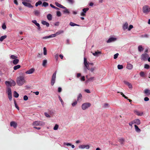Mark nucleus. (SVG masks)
I'll use <instances>...</instances> for the list:
<instances>
[{"label":"nucleus","instance_id":"nucleus-36","mask_svg":"<svg viewBox=\"0 0 150 150\" xmlns=\"http://www.w3.org/2000/svg\"><path fill=\"white\" fill-rule=\"evenodd\" d=\"M34 12L35 15L37 16H39L40 13V12L37 10H35Z\"/></svg>","mask_w":150,"mask_h":150},{"label":"nucleus","instance_id":"nucleus-28","mask_svg":"<svg viewBox=\"0 0 150 150\" xmlns=\"http://www.w3.org/2000/svg\"><path fill=\"white\" fill-rule=\"evenodd\" d=\"M63 9H64V10L63 11V13H67V14H69L70 12L68 10L64 7V8H63Z\"/></svg>","mask_w":150,"mask_h":150},{"label":"nucleus","instance_id":"nucleus-59","mask_svg":"<svg viewBox=\"0 0 150 150\" xmlns=\"http://www.w3.org/2000/svg\"><path fill=\"white\" fill-rule=\"evenodd\" d=\"M140 75L142 77H143L144 76V73L143 72L141 71L140 72Z\"/></svg>","mask_w":150,"mask_h":150},{"label":"nucleus","instance_id":"nucleus-46","mask_svg":"<svg viewBox=\"0 0 150 150\" xmlns=\"http://www.w3.org/2000/svg\"><path fill=\"white\" fill-rule=\"evenodd\" d=\"M42 5L44 7H47L48 5V4L46 2H44L43 3Z\"/></svg>","mask_w":150,"mask_h":150},{"label":"nucleus","instance_id":"nucleus-26","mask_svg":"<svg viewBox=\"0 0 150 150\" xmlns=\"http://www.w3.org/2000/svg\"><path fill=\"white\" fill-rule=\"evenodd\" d=\"M47 19L49 21H51L52 20V16L51 14H49L47 15Z\"/></svg>","mask_w":150,"mask_h":150},{"label":"nucleus","instance_id":"nucleus-32","mask_svg":"<svg viewBox=\"0 0 150 150\" xmlns=\"http://www.w3.org/2000/svg\"><path fill=\"white\" fill-rule=\"evenodd\" d=\"M21 67V66L20 65H18L15 66L13 67L14 70H16Z\"/></svg>","mask_w":150,"mask_h":150},{"label":"nucleus","instance_id":"nucleus-33","mask_svg":"<svg viewBox=\"0 0 150 150\" xmlns=\"http://www.w3.org/2000/svg\"><path fill=\"white\" fill-rule=\"evenodd\" d=\"M69 25L72 26H79V25L78 24H76L75 23H73L72 22H70Z\"/></svg>","mask_w":150,"mask_h":150},{"label":"nucleus","instance_id":"nucleus-49","mask_svg":"<svg viewBox=\"0 0 150 150\" xmlns=\"http://www.w3.org/2000/svg\"><path fill=\"white\" fill-rule=\"evenodd\" d=\"M59 100L60 101V102H61V103H62V104L63 106V105H64V102L63 101L61 97L60 96H59Z\"/></svg>","mask_w":150,"mask_h":150},{"label":"nucleus","instance_id":"nucleus-42","mask_svg":"<svg viewBox=\"0 0 150 150\" xmlns=\"http://www.w3.org/2000/svg\"><path fill=\"white\" fill-rule=\"evenodd\" d=\"M117 68L119 69H122L123 68V66L122 65L119 64L117 66Z\"/></svg>","mask_w":150,"mask_h":150},{"label":"nucleus","instance_id":"nucleus-48","mask_svg":"<svg viewBox=\"0 0 150 150\" xmlns=\"http://www.w3.org/2000/svg\"><path fill=\"white\" fill-rule=\"evenodd\" d=\"M50 6H51V7H52V8H55V9H56V10H59V8H58L57 7L54 6L52 4H50Z\"/></svg>","mask_w":150,"mask_h":150},{"label":"nucleus","instance_id":"nucleus-9","mask_svg":"<svg viewBox=\"0 0 150 150\" xmlns=\"http://www.w3.org/2000/svg\"><path fill=\"white\" fill-rule=\"evenodd\" d=\"M35 71V69L34 68H32L26 71L25 73L26 74H32Z\"/></svg>","mask_w":150,"mask_h":150},{"label":"nucleus","instance_id":"nucleus-54","mask_svg":"<svg viewBox=\"0 0 150 150\" xmlns=\"http://www.w3.org/2000/svg\"><path fill=\"white\" fill-rule=\"evenodd\" d=\"M77 104V101H75L74 102L72 103L71 105L73 106H75L76 104Z\"/></svg>","mask_w":150,"mask_h":150},{"label":"nucleus","instance_id":"nucleus-43","mask_svg":"<svg viewBox=\"0 0 150 150\" xmlns=\"http://www.w3.org/2000/svg\"><path fill=\"white\" fill-rule=\"evenodd\" d=\"M57 16L58 17L60 16H61V13L60 11H57Z\"/></svg>","mask_w":150,"mask_h":150},{"label":"nucleus","instance_id":"nucleus-52","mask_svg":"<svg viewBox=\"0 0 150 150\" xmlns=\"http://www.w3.org/2000/svg\"><path fill=\"white\" fill-rule=\"evenodd\" d=\"M133 26L132 25H129V28H128V30L129 31L131 29L133 28Z\"/></svg>","mask_w":150,"mask_h":150},{"label":"nucleus","instance_id":"nucleus-62","mask_svg":"<svg viewBox=\"0 0 150 150\" xmlns=\"http://www.w3.org/2000/svg\"><path fill=\"white\" fill-rule=\"evenodd\" d=\"M149 100V98L147 97H146L144 98V100L145 101H147Z\"/></svg>","mask_w":150,"mask_h":150},{"label":"nucleus","instance_id":"nucleus-57","mask_svg":"<svg viewBox=\"0 0 150 150\" xmlns=\"http://www.w3.org/2000/svg\"><path fill=\"white\" fill-rule=\"evenodd\" d=\"M118 55H119V54L118 53H117L116 54H115L114 55V59H116Z\"/></svg>","mask_w":150,"mask_h":150},{"label":"nucleus","instance_id":"nucleus-2","mask_svg":"<svg viewBox=\"0 0 150 150\" xmlns=\"http://www.w3.org/2000/svg\"><path fill=\"white\" fill-rule=\"evenodd\" d=\"M5 83L7 88L12 86H14L16 84L15 82L13 80H11V82H10L9 81H6L5 82Z\"/></svg>","mask_w":150,"mask_h":150},{"label":"nucleus","instance_id":"nucleus-27","mask_svg":"<svg viewBox=\"0 0 150 150\" xmlns=\"http://www.w3.org/2000/svg\"><path fill=\"white\" fill-rule=\"evenodd\" d=\"M82 98V95L81 93H79V94L77 97V101H78L80 100H81Z\"/></svg>","mask_w":150,"mask_h":150},{"label":"nucleus","instance_id":"nucleus-47","mask_svg":"<svg viewBox=\"0 0 150 150\" xmlns=\"http://www.w3.org/2000/svg\"><path fill=\"white\" fill-rule=\"evenodd\" d=\"M79 148L81 149H84L85 148V145H81L79 146Z\"/></svg>","mask_w":150,"mask_h":150},{"label":"nucleus","instance_id":"nucleus-21","mask_svg":"<svg viewBox=\"0 0 150 150\" xmlns=\"http://www.w3.org/2000/svg\"><path fill=\"white\" fill-rule=\"evenodd\" d=\"M134 123L136 124L137 125H139L140 123V121L139 119H136L133 121Z\"/></svg>","mask_w":150,"mask_h":150},{"label":"nucleus","instance_id":"nucleus-4","mask_svg":"<svg viewBox=\"0 0 150 150\" xmlns=\"http://www.w3.org/2000/svg\"><path fill=\"white\" fill-rule=\"evenodd\" d=\"M57 71H55L53 74L51 81V84L52 86H53L55 82L56 78Z\"/></svg>","mask_w":150,"mask_h":150},{"label":"nucleus","instance_id":"nucleus-22","mask_svg":"<svg viewBox=\"0 0 150 150\" xmlns=\"http://www.w3.org/2000/svg\"><path fill=\"white\" fill-rule=\"evenodd\" d=\"M119 141L122 145H123L125 141V139L124 138H121L119 139Z\"/></svg>","mask_w":150,"mask_h":150},{"label":"nucleus","instance_id":"nucleus-58","mask_svg":"<svg viewBox=\"0 0 150 150\" xmlns=\"http://www.w3.org/2000/svg\"><path fill=\"white\" fill-rule=\"evenodd\" d=\"M44 114L45 116L47 117H50V116L47 112H45Z\"/></svg>","mask_w":150,"mask_h":150},{"label":"nucleus","instance_id":"nucleus-20","mask_svg":"<svg viewBox=\"0 0 150 150\" xmlns=\"http://www.w3.org/2000/svg\"><path fill=\"white\" fill-rule=\"evenodd\" d=\"M133 67V65L132 64L129 63L127 65V68L128 69L130 70L132 69Z\"/></svg>","mask_w":150,"mask_h":150},{"label":"nucleus","instance_id":"nucleus-45","mask_svg":"<svg viewBox=\"0 0 150 150\" xmlns=\"http://www.w3.org/2000/svg\"><path fill=\"white\" fill-rule=\"evenodd\" d=\"M89 10V8H84L83 9V12L85 13L87 11H88Z\"/></svg>","mask_w":150,"mask_h":150},{"label":"nucleus","instance_id":"nucleus-50","mask_svg":"<svg viewBox=\"0 0 150 150\" xmlns=\"http://www.w3.org/2000/svg\"><path fill=\"white\" fill-rule=\"evenodd\" d=\"M14 104H15V105L16 108L18 110H19V107L18 106V105H17V103H16V102L15 100H14Z\"/></svg>","mask_w":150,"mask_h":150},{"label":"nucleus","instance_id":"nucleus-1","mask_svg":"<svg viewBox=\"0 0 150 150\" xmlns=\"http://www.w3.org/2000/svg\"><path fill=\"white\" fill-rule=\"evenodd\" d=\"M25 80L24 76H19L17 78L16 83L19 86H21L25 82Z\"/></svg>","mask_w":150,"mask_h":150},{"label":"nucleus","instance_id":"nucleus-23","mask_svg":"<svg viewBox=\"0 0 150 150\" xmlns=\"http://www.w3.org/2000/svg\"><path fill=\"white\" fill-rule=\"evenodd\" d=\"M19 61V59L17 58L13 60V63L14 64L16 65L18 63Z\"/></svg>","mask_w":150,"mask_h":150},{"label":"nucleus","instance_id":"nucleus-30","mask_svg":"<svg viewBox=\"0 0 150 150\" xmlns=\"http://www.w3.org/2000/svg\"><path fill=\"white\" fill-rule=\"evenodd\" d=\"M138 50L139 52H141L144 49L142 45H140L138 47Z\"/></svg>","mask_w":150,"mask_h":150},{"label":"nucleus","instance_id":"nucleus-10","mask_svg":"<svg viewBox=\"0 0 150 150\" xmlns=\"http://www.w3.org/2000/svg\"><path fill=\"white\" fill-rule=\"evenodd\" d=\"M29 2L28 3L25 2H22L23 4L25 6L28 7L29 8H33V6L29 3Z\"/></svg>","mask_w":150,"mask_h":150},{"label":"nucleus","instance_id":"nucleus-64","mask_svg":"<svg viewBox=\"0 0 150 150\" xmlns=\"http://www.w3.org/2000/svg\"><path fill=\"white\" fill-rule=\"evenodd\" d=\"M95 69V68H91V69H90L89 70H90L91 72H93L94 71Z\"/></svg>","mask_w":150,"mask_h":150},{"label":"nucleus","instance_id":"nucleus-40","mask_svg":"<svg viewBox=\"0 0 150 150\" xmlns=\"http://www.w3.org/2000/svg\"><path fill=\"white\" fill-rule=\"evenodd\" d=\"M58 127L59 125L57 124H55L54 127L53 129L55 130H57L58 129Z\"/></svg>","mask_w":150,"mask_h":150},{"label":"nucleus","instance_id":"nucleus-31","mask_svg":"<svg viewBox=\"0 0 150 150\" xmlns=\"http://www.w3.org/2000/svg\"><path fill=\"white\" fill-rule=\"evenodd\" d=\"M6 37L7 36L6 35H5L1 36L0 38V41L1 42H2L4 40L6 39Z\"/></svg>","mask_w":150,"mask_h":150},{"label":"nucleus","instance_id":"nucleus-12","mask_svg":"<svg viewBox=\"0 0 150 150\" xmlns=\"http://www.w3.org/2000/svg\"><path fill=\"white\" fill-rule=\"evenodd\" d=\"M10 125L11 127H13L14 128H16L17 125V123L14 121L11 122H10Z\"/></svg>","mask_w":150,"mask_h":150},{"label":"nucleus","instance_id":"nucleus-14","mask_svg":"<svg viewBox=\"0 0 150 150\" xmlns=\"http://www.w3.org/2000/svg\"><path fill=\"white\" fill-rule=\"evenodd\" d=\"M32 22L34 23L38 27V29L39 30H40V24L39 23H37L36 20H34L32 21Z\"/></svg>","mask_w":150,"mask_h":150},{"label":"nucleus","instance_id":"nucleus-19","mask_svg":"<svg viewBox=\"0 0 150 150\" xmlns=\"http://www.w3.org/2000/svg\"><path fill=\"white\" fill-rule=\"evenodd\" d=\"M42 23L44 25H46L47 27H48L49 26V24L47 22L42 21Z\"/></svg>","mask_w":150,"mask_h":150},{"label":"nucleus","instance_id":"nucleus-18","mask_svg":"<svg viewBox=\"0 0 150 150\" xmlns=\"http://www.w3.org/2000/svg\"><path fill=\"white\" fill-rule=\"evenodd\" d=\"M55 4L57 6L59 7L60 8H64V6H63L61 4H59L58 2H55Z\"/></svg>","mask_w":150,"mask_h":150},{"label":"nucleus","instance_id":"nucleus-60","mask_svg":"<svg viewBox=\"0 0 150 150\" xmlns=\"http://www.w3.org/2000/svg\"><path fill=\"white\" fill-rule=\"evenodd\" d=\"M23 2H31V1L30 0H21Z\"/></svg>","mask_w":150,"mask_h":150},{"label":"nucleus","instance_id":"nucleus-17","mask_svg":"<svg viewBox=\"0 0 150 150\" xmlns=\"http://www.w3.org/2000/svg\"><path fill=\"white\" fill-rule=\"evenodd\" d=\"M101 54V52L98 51L92 53L93 55L96 57L98 56L99 54Z\"/></svg>","mask_w":150,"mask_h":150},{"label":"nucleus","instance_id":"nucleus-38","mask_svg":"<svg viewBox=\"0 0 150 150\" xmlns=\"http://www.w3.org/2000/svg\"><path fill=\"white\" fill-rule=\"evenodd\" d=\"M47 51L45 47L43 48V54L44 55H47Z\"/></svg>","mask_w":150,"mask_h":150},{"label":"nucleus","instance_id":"nucleus-63","mask_svg":"<svg viewBox=\"0 0 150 150\" xmlns=\"http://www.w3.org/2000/svg\"><path fill=\"white\" fill-rule=\"evenodd\" d=\"M62 90V88L61 87H59L58 89V91L59 93H60L61 92Z\"/></svg>","mask_w":150,"mask_h":150},{"label":"nucleus","instance_id":"nucleus-56","mask_svg":"<svg viewBox=\"0 0 150 150\" xmlns=\"http://www.w3.org/2000/svg\"><path fill=\"white\" fill-rule=\"evenodd\" d=\"M28 97L27 96H25L23 97V99L25 100H28Z\"/></svg>","mask_w":150,"mask_h":150},{"label":"nucleus","instance_id":"nucleus-5","mask_svg":"<svg viewBox=\"0 0 150 150\" xmlns=\"http://www.w3.org/2000/svg\"><path fill=\"white\" fill-rule=\"evenodd\" d=\"M84 69L86 71L87 69L89 70L90 68L89 67V64L88 63L87 59L85 57L84 58Z\"/></svg>","mask_w":150,"mask_h":150},{"label":"nucleus","instance_id":"nucleus-29","mask_svg":"<svg viewBox=\"0 0 150 150\" xmlns=\"http://www.w3.org/2000/svg\"><path fill=\"white\" fill-rule=\"evenodd\" d=\"M135 128L136 132H140L141 131V130L136 125H134Z\"/></svg>","mask_w":150,"mask_h":150},{"label":"nucleus","instance_id":"nucleus-25","mask_svg":"<svg viewBox=\"0 0 150 150\" xmlns=\"http://www.w3.org/2000/svg\"><path fill=\"white\" fill-rule=\"evenodd\" d=\"M144 93L147 95H150V91L148 89H145L144 91Z\"/></svg>","mask_w":150,"mask_h":150},{"label":"nucleus","instance_id":"nucleus-24","mask_svg":"<svg viewBox=\"0 0 150 150\" xmlns=\"http://www.w3.org/2000/svg\"><path fill=\"white\" fill-rule=\"evenodd\" d=\"M128 23L127 22L125 23L124 24V25L123 26V29L124 30H125L126 29H128Z\"/></svg>","mask_w":150,"mask_h":150},{"label":"nucleus","instance_id":"nucleus-41","mask_svg":"<svg viewBox=\"0 0 150 150\" xmlns=\"http://www.w3.org/2000/svg\"><path fill=\"white\" fill-rule=\"evenodd\" d=\"M10 57L12 59H14V60L18 58V57L17 56L13 55H11Z\"/></svg>","mask_w":150,"mask_h":150},{"label":"nucleus","instance_id":"nucleus-35","mask_svg":"<svg viewBox=\"0 0 150 150\" xmlns=\"http://www.w3.org/2000/svg\"><path fill=\"white\" fill-rule=\"evenodd\" d=\"M47 60L46 59L44 60L43 61L42 65L43 67H45V66L46 64L47 63Z\"/></svg>","mask_w":150,"mask_h":150},{"label":"nucleus","instance_id":"nucleus-6","mask_svg":"<svg viewBox=\"0 0 150 150\" xmlns=\"http://www.w3.org/2000/svg\"><path fill=\"white\" fill-rule=\"evenodd\" d=\"M7 93H8V98L10 100L12 99L11 90L10 88L8 87L7 88Z\"/></svg>","mask_w":150,"mask_h":150},{"label":"nucleus","instance_id":"nucleus-11","mask_svg":"<svg viewBox=\"0 0 150 150\" xmlns=\"http://www.w3.org/2000/svg\"><path fill=\"white\" fill-rule=\"evenodd\" d=\"M149 57L148 54H143L142 55V59L145 60H146Z\"/></svg>","mask_w":150,"mask_h":150},{"label":"nucleus","instance_id":"nucleus-13","mask_svg":"<svg viewBox=\"0 0 150 150\" xmlns=\"http://www.w3.org/2000/svg\"><path fill=\"white\" fill-rule=\"evenodd\" d=\"M117 40L116 38L111 37L109 38L107 41V43H109L111 42L115 41Z\"/></svg>","mask_w":150,"mask_h":150},{"label":"nucleus","instance_id":"nucleus-7","mask_svg":"<svg viewBox=\"0 0 150 150\" xmlns=\"http://www.w3.org/2000/svg\"><path fill=\"white\" fill-rule=\"evenodd\" d=\"M45 123L41 121H35L33 122V125L34 126H42Z\"/></svg>","mask_w":150,"mask_h":150},{"label":"nucleus","instance_id":"nucleus-51","mask_svg":"<svg viewBox=\"0 0 150 150\" xmlns=\"http://www.w3.org/2000/svg\"><path fill=\"white\" fill-rule=\"evenodd\" d=\"M127 86H128L129 88L132 89V85L130 83H129L128 85H127Z\"/></svg>","mask_w":150,"mask_h":150},{"label":"nucleus","instance_id":"nucleus-3","mask_svg":"<svg viewBox=\"0 0 150 150\" xmlns=\"http://www.w3.org/2000/svg\"><path fill=\"white\" fill-rule=\"evenodd\" d=\"M143 11L145 13H148L150 11V8L148 5L144 6L143 7Z\"/></svg>","mask_w":150,"mask_h":150},{"label":"nucleus","instance_id":"nucleus-55","mask_svg":"<svg viewBox=\"0 0 150 150\" xmlns=\"http://www.w3.org/2000/svg\"><path fill=\"white\" fill-rule=\"evenodd\" d=\"M134 122L133 121H132L131 122H130L129 123V125L132 128V125L134 124Z\"/></svg>","mask_w":150,"mask_h":150},{"label":"nucleus","instance_id":"nucleus-34","mask_svg":"<svg viewBox=\"0 0 150 150\" xmlns=\"http://www.w3.org/2000/svg\"><path fill=\"white\" fill-rule=\"evenodd\" d=\"M19 96L18 94L16 91L14 92V96L15 98H18Z\"/></svg>","mask_w":150,"mask_h":150},{"label":"nucleus","instance_id":"nucleus-16","mask_svg":"<svg viewBox=\"0 0 150 150\" xmlns=\"http://www.w3.org/2000/svg\"><path fill=\"white\" fill-rule=\"evenodd\" d=\"M95 79L94 77H91L90 78L88 79L86 81L85 83H88L89 82L92 81L93 80Z\"/></svg>","mask_w":150,"mask_h":150},{"label":"nucleus","instance_id":"nucleus-39","mask_svg":"<svg viewBox=\"0 0 150 150\" xmlns=\"http://www.w3.org/2000/svg\"><path fill=\"white\" fill-rule=\"evenodd\" d=\"M59 33H58L57 32V33H56V34H54L51 35H50L49 36L50 38L54 37H55L56 36L57 34H59Z\"/></svg>","mask_w":150,"mask_h":150},{"label":"nucleus","instance_id":"nucleus-61","mask_svg":"<svg viewBox=\"0 0 150 150\" xmlns=\"http://www.w3.org/2000/svg\"><path fill=\"white\" fill-rule=\"evenodd\" d=\"M85 91L88 93H90V91L88 89H86L84 90Z\"/></svg>","mask_w":150,"mask_h":150},{"label":"nucleus","instance_id":"nucleus-8","mask_svg":"<svg viewBox=\"0 0 150 150\" xmlns=\"http://www.w3.org/2000/svg\"><path fill=\"white\" fill-rule=\"evenodd\" d=\"M91 105V104L89 103H84L82 105L81 108L83 110H85L90 106Z\"/></svg>","mask_w":150,"mask_h":150},{"label":"nucleus","instance_id":"nucleus-44","mask_svg":"<svg viewBox=\"0 0 150 150\" xmlns=\"http://www.w3.org/2000/svg\"><path fill=\"white\" fill-rule=\"evenodd\" d=\"M2 28L4 30H5L6 28V25L5 23H3L2 25Z\"/></svg>","mask_w":150,"mask_h":150},{"label":"nucleus","instance_id":"nucleus-15","mask_svg":"<svg viewBox=\"0 0 150 150\" xmlns=\"http://www.w3.org/2000/svg\"><path fill=\"white\" fill-rule=\"evenodd\" d=\"M134 113L138 116H141L143 114V112H140L137 110H134Z\"/></svg>","mask_w":150,"mask_h":150},{"label":"nucleus","instance_id":"nucleus-37","mask_svg":"<svg viewBox=\"0 0 150 150\" xmlns=\"http://www.w3.org/2000/svg\"><path fill=\"white\" fill-rule=\"evenodd\" d=\"M42 4V2L41 1H39L38 2H37L36 4H35V6H38L39 5H41V4Z\"/></svg>","mask_w":150,"mask_h":150},{"label":"nucleus","instance_id":"nucleus-53","mask_svg":"<svg viewBox=\"0 0 150 150\" xmlns=\"http://www.w3.org/2000/svg\"><path fill=\"white\" fill-rule=\"evenodd\" d=\"M144 68L146 69H149V66L148 64H145L144 65Z\"/></svg>","mask_w":150,"mask_h":150}]
</instances>
